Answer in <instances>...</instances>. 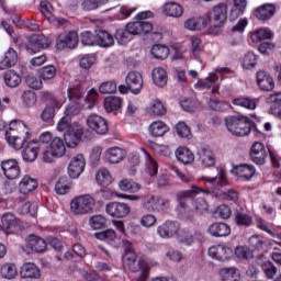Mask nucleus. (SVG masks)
Returning a JSON list of instances; mask_svg holds the SVG:
<instances>
[{
  "label": "nucleus",
  "instance_id": "f257e3e1",
  "mask_svg": "<svg viewBox=\"0 0 281 281\" xmlns=\"http://www.w3.org/2000/svg\"><path fill=\"white\" fill-rule=\"evenodd\" d=\"M199 194H210V190L193 184L191 189L178 193L180 214H182V218L186 221H192L194 216V211L186 205V201H192V205L198 214H205L210 210V204H207L205 199L196 198Z\"/></svg>",
  "mask_w": 281,
  "mask_h": 281
},
{
  "label": "nucleus",
  "instance_id": "f03ea898",
  "mask_svg": "<svg viewBox=\"0 0 281 281\" xmlns=\"http://www.w3.org/2000/svg\"><path fill=\"white\" fill-rule=\"evenodd\" d=\"M80 105L68 106L65 111V116H63L57 123V131L64 134V140L68 146H76L80 138L85 134V127L79 123H71V116L78 115L80 113Z\"/></svg>",
  "mask_w": 281,
  "mask_h": 281
},
{
  "label": "nucleus",
  "instance_id": "7ed1b4c3",
  "mask_svg": "<svg viewBox=\"0 0 281 281\" xmlns=\"http://www.w3.org/2000/svg\"><path fill=\"white\" fill-rule=\"evenodd\" d=\"M123 267L132 273H139L136 281H147L150 274V269L155 267V262L146 259L137 260L135 250H126L122 256Z\"/></svg>",
  "mask_w": 281,
  "mask_h": 281
},
{
  "label": "nucleus",
  "instance_id": "20e7f679",
  "mask_svg": "<svg viewBox=\"0 0 281 281\" xmlns=\"http://www.w3.org/2000/svg\"><path fill=\"white\" fill-rule=\"evenodd\" d=\"M5 140L9 146H12L14 150H21L27 139L32 137V130H30L21 120H13L9 123V128L7 130Z\"/></svg>",
  "mask_w": 281,
  "mask_h": 281
},
{
  "label": "nucleus",
  "instance_id": "39448f33",
  "mask_svg": "<svg viewBox=\"0 0 281 281\" xmlns=\"http://www.w3.org/2000/svg\"><path fill=\"white\" fill-rule=\"evenodd\" d=\"M225 126L232 135L245 137L251 133V119L245 115H229L224 119Z\"/></svg>",
  "mask_w": 281,
  "mask_h": 281
},
{
  "label": "nucleus",
  "instance_id": "423d86ee",
  "mask_svg": "<svg viewBox=\"0 0 281 281\" xmlns=\"http://www.w3.org/2000/svg\"><path fill=\"white\" fill-rule=\"evenodd\" d=\"M142 34H150V24L130 22L125 29H119L116 31L115 38L120 45H126L133 36H142Z\"/></svg>",
  "mask_w": 281,
  "mask_h": 281
},
{
  "label": "nucleus",
  "instance_id": "0eeeda50",
  "mask_svg": "<svg viewBox=\"0 0 281 281\" xmlns=\"http://www.w3.org/2000/svg\"><path fill=\"white\" fill-rule=\"evenodd\" d=\"M95 207V199L91 194L78 195L70 201V212L75 216L91 214Z\"/></svg>",
  "mask_w": 281,
  "mask_h": 281
},
{
  "label": "nucleus",
  "instance_id": "6e6552de",
  "mask_svg": "<svg viewBox=\"0 0 281 281\" xmlns=\"http://www.w3.org/2000/svg\"><path fill=\"white\" fill-rule=\"evenodd\" d=\"M65 142L60 137H55L48 148L43 151V161L52 164L57 157H65Z\"/></svg>",
  "mask_w": 281,
  "mask_h": 281
},
{
  "label": "nucleus",
  "instance_id": "1a4fd4ad",
  "mask_svg": "<svg viewBox=\"0 0 281 281\" xmlns=\"http://www.w3.org/2000/svg\"><path fill=\"white\" fill-rule=\"evenodd\" d=\"M80 38L78 32L76 31H66L58 35L56 40V48L59 52L65 49H76L78 47Z\"/></svg>",
  "mask_w": 281,
  "mask_h": 281
},
{
  "label": "nucleus",
  "instance_id": "9d476101",
  "mask_svg": "<svg viewBox=\"0 0 281 281\" xmlns=\"http://www.w3.org/2000/svg\"><path fill=\"white\" fill-rule=\"evenodd\" d=\"M86 126L97 135H106L109 133L106 120L95 113H91L86 117Z\"/></svg>",
  "mask_w": 281,
  "mask_h": 281
},
{
  "label": "nucleus",
  "instance_id": "9b49d317",
  "mask_svg": "<svg viewBox=\"0 0 281 281\" xmlns=\"http://www.w3.org/2000/svg\"><path fill=\"white\" fill-rule=\"evenodd\" d=\"M227 74H232V69L227 67H217L215 72H211L209 77L205 78L203 81H199V85L204 89H212V93H218V76H227Z\"/></svg>",
  "mask_w": 281,
  "mask_h": 281
},
{
  "label": "nucleus",
  "instance_id": "f8f14e48",
  "mask_svg": "<svg viewBox=\"0 0 281 281\" xmlns=\"http://www.w3.org/2000/svg\"><path fill=\"white\" fill-rule=\"evenodd\" d=\"M179 232H181V224H179L177 221L167 220L165 223L157 227V234L159 238L165 240L175 238V236H179Z\"/></svg>",
  "mask_w": 281,
  "mask_h": 281
},
{
  "label": "nucleus",
  "instance_id": "ddd939ff",
  "mask_svg": "<svg viewBox=\"0 0 281 281\" xmlns=\"http://www.w3.org/2000/svg\"><path fill=\"white\" fill-rule=\"evenodd\" d=\"M49 37L44 34H33L29 37L25 49L31 54H36V52H41V49H47V47H49Z\"/></svg>",
  "mask_w": 281,
  "mask_h": 281
},
{
  "label": "nucleus",
  "instance_id": "4468645a",
  "mask_svg": "<svg viewBox=\"0 0 281 281\" xmlns=\"http://www.w3.org/2000/svg\"><path fill=\"white\" fill-rule=\"evenodd\" d=\"M0 168L2 170L3 176L9 181H14V179H19L21 175V167L19 166V161L16 159H7L2 160L0 164Z\"/></svg>",
  "mask_w": 281,
  "mask_h": 281
},
{
  "label": "nucleus",
  "instance_id": "2eb2a0df",
  "mask_svg": "<svg viewBox=\"0 0 281 281\" xmlns=\"http://www.w3.org/2000/svg\"><path fill=\"white\" fill-rule=\"evenodd\" d=\"M105 212L112 218H126L131 214V206L124 202H111L106 204Z\"/></svg>",
  "mask_w": 281,
  "mask_h": 281
},
{
  "label": "nucleus",
  "instance_id": "dca6fc26",
  "mask_svg": "<svg viewBox=\"0 0 281 281\" xmlns=\"http://www.w3.org/2000/svg\"><path fill=\"white\" fill-rule=\"evenodd\" d=\"M85 166L87 162L85 161V156L78 154L74 156L68 165V175L70 179H78L82 172H85Z\"/></svg>",
  "mask_w": 281,
  "mask_h": 281
},
{
  "label": "nucleus",
  "instance_id": "f3484780",
  "mask_svg": "<svg viewBox=\"0 0 281 281\" xmlns=\"http://www.w3.org/2000/svg\"><path fill=\"white\" fill-rule=\"evenodd\" d=\"M126 86L134 95H139L144 89V79L142 74L137 71H130L125 78Z\"/></svg>",
  "mask_w": 281,
  "mask_h": 281
},
{
  "label": "nucleus",
  "instance_id": "a211bd4d",
  "mask_svg": "<svg viewBox=\"0 0 281 281\" xmlns=\"http://www.w3.org/2000/svg\"><path fill=\"white\" fill-rule=\"evenodd\" d=\"M209 256L213 258V260L225 262V260H229V258L234 256V251L225 245H215L209 248Z\"/></svg>",
  "mask_w": 281,
  "mask_h": 281
},
{
  "label": "nucleus",
  "instance_id": "6ab92c4d",
  "mask_svg": "<svg viewBox=\"0 0 281 281\" xmlns=\"http://www.w3.org/2000/svg\"><path fill=\"white\" fill-rule=\"evenodd\" d=\"M250 158L257 166H265L267 161V148L260 142H255L250 148Z\"/></svg>",
  "mask_w": 281,
  "mask_h": 281
},
{
  "label": "nucleus",
  "instance_id": "aec40b11",
  "mask_svg": "<svg viewBox=\"0 0 281 281\" xmlns=\"http://www.w3.org/2000/svg\"><path fill=\"white\" fill-rule=\"evenodd\" d=\"M20 276L23 280H41V269L34 262L22 266Z\"/></svg>",
  "mask_w": 281,
  "mask_h": 281
},
{
  "label": "nucleus",
  "instance_id": "412c9836",
  "mask_svg": "<svg viewBox=\"0 0 281 281\" xmlns=\"http://www.w3.org/2000/svg\"><path fill=\"white\" fill-rule=\"evenodd\" d=\"M1 229L5 232V234H14L19 229V222H16V217L12 213L4 214L1 220Z\"/></svg>",
  "mask_w": 281,
  "mask_h": 281
},
{
  "label": "nucleus",
  "instance_id": "4be33fe9",
  "mask_svg": "<svg viewBox=\"0 0 281 281\" xmlns=\"http://www.w3.org/2000/svg\"><path fill=\"white\" fill-rule=\"evenodd\" d=\"M212 19L215 23V27H221L227 21V4L220 3L213 8Z\"/></svg>",
  "mask_w": 281,
  "mask_h": 281
},
{
  "label": "nucleus",
  "instance_id": "5701e85b",
  "mask_svg": "<svg viewBox=\"0 0 281 281\" xmlns=\"http://www.w3.org/2000/svg\"><path fill=\"white\" fill-rule=\"evenodd\" d=\"M104 157L109 164H120L126 158V150L120 147H110L105 150Z\"/></svg>",
  "mask_w": 281,
  "mask_h": 281
},
{
  "label": "nucleus",
  "instance_id": "b1692460",
  "mask_svg": "<svg viewBox=\"0 0 281 281\" xmlns=\"http://www.w3.org/2000/svg\"><path fill=\"white\" fill-rule=\"evenodd\" d=\"M26 247L31 249V251H35V254H43L47 249V243L38 236L31 235L26 239Z\"/></svg>",
  "mask_w": 281,
  "mask_h": 281
},
{
  "label": "nucleus",
  "instance_id": "393cba45",
  "mask_svg": "<svg viewBox=\"0 0 281 281\" xmlns=\"http://www.w3.org/2000/svg\"><path fill=\"white\" fill-rule=\"evenodd\" d=\"M207 232L215 238H223L232 234V228L226 223H214L209 226Z\"/></svg>",
  "mask_w": 281,
  "mask_h": 281
},
{
  "label": "nucleus",
  "instance_id": "a878e982",
  "mask_svg": "<svg viewBox=\"0 0 281 281\" xmlns=\"http://www.w3.org/2000/svg\"><path fill=\"white\" fill-rule=\"evenodd\" d=\"M257 85L262 91H273L276 87L273 78L262 70L257 72Z\"/></svg>",
  "mask_w": 281,
  "mask_h": 281
},
{
  "label": "nucleus",
  "instance_id": "bb28decb",
  "mask_svg": "<svg viewBox=\"0 0 281 281\" xmlns=\"http://www.w3.org/2000/svg\"><path fill=\"white\" fill-rule=\"evenodd\" d=\"M67 95L70 102L68 106H82V104H80V100H82V95H85V89H82V86L76 85L69 88Z\"/></svg>",
  "mask_w": 281,
  "mask_h": 281
},
{
  "label": "nucleus",
  "instance_id": "cd10ccee",
  "mask_svg": "<svg viewBox=\"0 0 281 281\" xmlns=\"http://www.w3.org/2000/svg\"><path fill=\"white\" fill-rule=\"evenodd\" d=\"M115 40L113 35L104 30L95 31V45L99 47H113Z\"/></svg>",
  "mask_w": 281,
  "mask_h": 281
},
{
  "label": "nucleus",
  "instance_id": "c85d7f7f",
  "mask_svg": "<svg viewBox=\"0 0 281 281\" xmlns=\"http://www.w3.org/2000/svg\"><path fill=\"white\" fill-rule=\"evenodd\" d=\"M41 149L38 148V142L33 139L27 143L25 146L22 157L24 161H36V157H38V151Z\"/></svg>",
  "mask_w": 281,
  "mask_h": 281
},
{
  "label": "nucleus",
  "instance_id": "c756f323",
  "mask_svg": "<svg viewBox=\"0 0 281 281\" xmlns=\"http://www.w3.org/2000/svg\"><path fill=\"white\" fill-rule=\"evenodd\" d=\"M169 131L170 127L164 121H154L148 126V133L151 137H164Z\"/></svg>",
  "mask_w": 281,
  "mask_h": 281
},
{
  "label": "nucleus",
  "instance_id": "7c9ffc66",
  "mask_svg": "<svg viewBox=\"0 0 281 281\" xmlns=\"http://www.w3.org/2000/svg\"><path fill=\"white\" fill-rule=\"evenodd\" d=\"M198 157L203 168H211V166H214V164H216V158L214 157V153L209 148H201L198 151Z\"/></svg>",
  "mask_w": 281,
  "mask_h": 281
},
{
  "label": "nucleus",
  "instance_id": "2f4dec72",
  "mask_svg": "<svg viewBox=\"0 0 281 281\" xmlns=\"http://www.w3.org/2000/svg\"><path fill=\"white\" fill-rule=\"evenodd\" d=\"M36 188H38V180L30 176H24L19 183V190L22 194H30V192H34Z\"/></svg>",
  "mask_w": 281,
  "mask_h": 281
},
{
  "label": "nucleus",
  "instance_id": "473e14b6",
  "mask_svg": "<svg viewBox=\"0 0 281 281\" xmlns=\"http://www.w3.org/2000/svg\"><path fill=\"white\" fill-rule=\"evenodd\" d=\"M235 175L240 179L249 181L256 175V167L254 165L241 164L234 167Z\"/></svg>",
  "mask_w": 281,
  "mask_h": 281
},
{
  "label": "nucleus",
  "instance_id": "72a5a7b5",
  "mask_svg": "<svg viewBox=\"0 0 281 281\" xmlns=\"http://www.w3.org/2000/svg\"><path fill=\"white\" fill-rule=\"evenodd\" d=\"M186 30H190V32H196L200 30H205L207 27V19L200 18H191L184 22Z\"/></svg>",
  "mask_w": 281,
  "mask_h": 281
},
{
  "label": "nucleus",
  "instance_id": "f704fd0d",
  "mask_svg": "<svg viewBox=\"0 0 281 281\" xmlns=\"http://www.w3.org/2000/svg\"><path fill=\"white\" fill-rule=\"evenodd\" d=\"M147 112L149 115H154L155 117H164L166 113H168V110L166 109V105H164V102L158 99L151 100L147 108Z\"/></svg>",
  "mask_w": 281,
  "mask_h": 281
},
{
  "label": "nucleus",
  "instance_id": "c9c22d12",
  "mask_svg": "<svg viewBox=\"0 0 281 281\" xmlns=\"http://www.w3.org/2000/svg\"><path fill=\"white\" fill-rule=\"evenodd\" d=\"M151 79L156 87L164 88L168 85V72L161 67L154 68Z\"/></svg>",
  "mask_w": 281,
  "mask_h": 281
},
{
  "label": "nucleus",
  "instance_id": "e433bc0d",
  "mask_svg": "<svg viewBox=\"0 0 281 281\" xmlns=\"http://www.w3.org/2000/svg\"><path fill=\"white\" fill-rule=\"evenodd\" d=\"M19 61V54L13 48H9L8 52L4 54V58L0 61V70L3 71L4 69H10V67H14Z\"/></svg>",
  "mask_w": 281,
  "mask_h": 281
},
{
  "label": "nucleus",
  "instance_id": "4c0bfd02",
  "mask_svg": "<svg viewBox=\"0 0 281 281\" xmlns=\"http://www.w3.org/2000/svg\"><path fill=\"white\" fill-rule=\"evenodd\" d=\"M95 181L101 188H109L113 183V176L106 168H101L95 173Z\"/></svg>",
  "mask_w": 281,
  "mask_h": 281
},
{
  "label": "nucleus",
  "instance_id": "58836bf2",
  "mask_svg": "<svg viewBox=\"0 0 281 281\" xmlns=\"http://www.w3.org/2000/svg\"><path fill=\"white\" fill-rule=\"evenodd\" d=\"M273 14H276V4L273 3H267L259 7L255 13L259 21H269Z\"/></svg>",
  "mask_w": 281,
  "mask_h": 281
},
{
  "label": "nucleus",
  "instance_id": "ea45409f",
  "mask_svg": "<svg viewBox=\"0 0 281 281\" xmlns=\"http://www.w3.org/2000/svg\"><path fill=\"white\" fill-rule=\"evenodd\" d=\"M162 12L166 16H172L179 19L183 14V7L177 2H167L162 7Z\"/></svg>",
  "mask_w": 281,
  "mask_h": 281
},
{
  "label": "nucleus",
  "instance_id": "a19ab883",
  "mask_svg": "<svg viewBox=\"0 0 281 281\" xmlns=\"http://www.w3.org/2000/svg\"><path fill=\"white\" fill-rule=\"evenodd\" d=\"M257 100L249 97H237L232 100L234 106H241V109H247L248 111H256Z\"/></svg>",
  "mask_w": 281,
  "mask_h": 281
},
{
  "label": "nucleus",
  "instance_id": "79ce46f5",
  "mask_svg": "<svg viewBox=\"0 0 281 281\" xmlns=\"http://www.w3.org/2000/svg\"><path fill=\"white\" fill-rule=\"evenodd\" d=\"M247 10V0H233V8L229 13L231 21H236L238 16H243Z\"/></svg>",
  "mask_w": 281,
  "mask_h": 281
},
{
  "label": "nucleus",
  "instance_id": "37998d69",
  "mask_svg": "<svg viewBox=\"0 0 281 281\" xmlns=\"http://www.w3.org/2000/svg\"><path fill=\"white\" fill-rule=\"evenodd\" d=\"M201 181H206L207 183H212L213 186H227V177L225 176V170L222 168L217 169V175L215 177H205L201 178Z\"/></svg>",
  "mask_w": 281,
  "mask_h": 281
},
{
  "label": "nucleus",
  "instance_id": "c03bdc74",
  "mask_svg": "<svg viewBox=\"0 0 281 281\" xmlns=\"http://www.w3.org/2000/svg\"><path fill=\"white\" fill-rule=\"evenodd\" d=\"M103 106L106 113H113V111H120L122 108V99L120 97L110 95L103 101Z\"/></svg>",
  "mask_w": 281,
  "mask_h": 281
},
{
  "label": "nucleus",
  "instance_id": "a18cd8bd",
  "mask_svg": "<svg viewBox=\"0 0 281 281\" xmlns=\"http://www.w3.org/2000/svg\"><path fill=\"white\" fill-rule=\"evenodd\" d=\"M100 194L104 201H110V199H113V196H117L119 199H126L127 201H139V196L137 195H128L117 192H113L111 189H103L100 191Z\"/></svg>",
  "mask_w": 281,
  "mask_h": 281
},
{
  "label": "nucleus",
  "instance_id": "49530a36",
  "mask_svg": "<svg viewBox=\"0 0 281 281\" xmlns=\"http://www.w3.org/2000/svg\"><path fill=\"white\" fill-rule=\"evenodd\" d=\"M176 157L178 161L181 164H184V166H188V164H192L194 161V154L187 148V147H180L176 150Z\"/></svg>",
  "mask_w": 281,
  "mask_h": 281
},
{
  "label": "nucleus",
  "instance_id": "de8ad7c7",
  "mask_svg": "<svg viewBox=\"0 0 281 281\" xmlns=\"http://www.w3.org/2000/svg\"><path fill=\"white\" fill-rule=\"evenodd\" d=\"M98 90L91 89L83 99V104L80 105V111H82V109H88L89 111H91V109H94L95 104H98Z\"/></svg>",
  "mask_w": 281,
  "mask_h": 281
},
{
  "label": "nucleus",
  "instance_id": "09e8293b",
  "mask_svg": "<svg viewBox=\"0 0 281 281\" xmlns=\"http://www.w3.org/2000/svg\"><path fill=\"white\" fill-rule=\"evenodd\" d=\"M119 189L122 190V192H130V194H135L142 190V184L133 182L128 179H123L119 182Z\"/></svg>",
  "mask_w": 281,
  "mask_h": 281
},
{
  "label": "nucleus",
  "instance_id": "8fccbe9b",
  "mask_svg": "<svg viewBox=\"0 0 281 281\" xmlns=\"http://www.w3.org/2000/svg\"><path fill=\"white\" fill-rule=\"evenodd\" d=\"M19 271L16 270V266L14 263H4L0 269V276L4 280H14Z\"/></svg>",
  "mask_w": 281,
  "mask_h": 281
},
{
  "label": "nucleus",
  "instance_id": "3c124183",
  "mask_svg": "<svg viewBox=\"0 0 281 281\" xmlns=\"http://www.w3.org/2000/svg\"><path fill=\"white\" fill-rule=\"evenodd\" d=\"M220 276L222 281H240V273L236 268H223Z\"/></svg>",
  "mask_w": 281,
  "mask_h": 281
},
{
  "label": "nucleus",
  "instance_id": "603ef678",
  "mask_svg": "<svg viewBox=\"0 0 281 281\" xmlns=\"http://www.w3.org/2000/svg\"><path fill=\"white\" fill-rule=\"evenodd\" d=\"M235 223L243 227H251V225H254V217L247 212L238 211L235 214Z\"/></svg>",
  "mask_w": 281,
  "mask_h": 281
},
{
  "label": "nucleus",
  "instance_id": "864d4df0",
  "mask_svg": "<svg viewBox=\"0 0 281 281\" xmlns=\"http://www.w3.org/2000/svg\"><path fill=\"white\" fill-rule=\"evenodd\" d=\"M255 223L258 229H260L261 232H266V234H269V236H274L276 229L273 223L267 222L260 216H257L255 218Z\"/></svg>",
  "mask_w": 281,
  "mask_h": 281
},
{
  "label": "nucleus",
  "instance_id": "5fc2aeb1",
  "mask_svg": "<svg viewBox=\"0 0 281 281\" xmlns=\"http://www.w3.org/2000/svg\"><path fill=\"white\" fill-rule=\"evenodd\" d=\"M151 56L157 58V60H166L170 55V49L166 45L156 44L151 47Z\"/></svg>",
  "mask_w": 281,
  "mask_h": 281
},
{
  "label": "nucleus",
  "instance_id": "6e6d98bb",
  "mask_svg": "<svg viewBox=\"0 0 281 281\" xmlns=\"http://www.w3.org/2000/svg\"><path fill=\"white\" fill-rule=\"evenodd\" d=\"M273 36V33L269 29H259L251 33L250 38L252 43H260L261 41H269Z\"/></svg>",
  "mask_w": 281,
  "mask_h": 281
},
{
  "label": "nucleus",
  "instance_id": "4d7b16f0",
  "mask_svg": "<svg viewBox=\"0 0 281 281\" xmlns=\"http://www.w3.org/2000/svg\"><path fill=\"white\" fill-rule=\"evenodd\" d=\"M3 78L7 87H11L12 89L21 85V76L14 70L7 71Z\"/></svg>",
  "mask_w": 281,
  "mask_h": 281
},
{
  "label": "nucleus",
  "instance_id": "13d9d810",
  "mask_svg": "<svg viewBox=\"0 0 281 281\" xmlns=\"http://www.w3.org/2000/svg\"><path fill=\"white\" fill-rule=\"evenodd\" d=\"M142 207L146 212H156L157 210V195L147 194L142 200Z\"/></svg>",
  "mask_w": 281,
  "mask_h": 281
},
{
  "label": "nucleus",
  "instance_id": "bf43d9fd",
  "mask_svg": "<svg viewBox=\"0 0 281 281\" xmlns=\"http://www.w3.org/2000/svg\"><path fill=\"white\" fill-rule=\"evenodd\" d=\"M145 153L146 157V168L145 172L149 175V177H155L159 170V166L157 165V161L150 157V154L147 153L146 150H143Z\"/></svg>",
  "mask_w": 281,
  "mask_h": 281
},
{
  "label": "nucleus",
  "instance_id": "052dcab7",
  "mask_svg": "<svg viewBox=\"0 0 281 281\" xmlns=\"http://www.w3.org/2000/svg\"><path fill=\"white\" fill-rule=\"evenodd\" d=\"M36 212H38V204L36 202H25L19 207V213L22 216H36Z\"/></svg>",
  "mask_w": 281,
  "mask_h": 281
},
{
  "label": "nucleus",
  "instance_id": "680f3d73",
  "mask_svg": "<svg viewBox=\"0 0 281 281\" xmlns=\"http://www.w3.org/2000/svg\"><path fill=\"white\" fill-rule=\"evenodd\" d=\"M191 54L195 60H201L203 54V46L201 45V38L191 37Z\"/></svg>",
  "mask_w": 281,
  "mask_h": 281
},
{
  "label": "nucleus",
  "instance_id": "e2e57ef3",
  "mask_svg": "<svg viewBox=\"0 0 281 281\" xmlns=\"http://www.w3.org/2000/svg\"><path fill=\"white\" fill-rule=\"evenodd\" d=\"M106 3H109V0H85L81 3V8L86 12H91L93 10H98V8H101V5H104Z\"/></svg>",
  "mask_w": 281,
  "mask_h": 281
},
{
  "label": "nucleus",
  "instance_id": "0e129e2a",
  "mask_svg": "<svg viewBox=\"0 0 281 281\" xmlns=\"http://www.w3.org/2000/svg\"><path fill=\"white\" fill-rule=\"evenodd\" d=\"M37 142V148L40 150H47L49 148V144L54 142V136H52V133L45 132L41 134L40 139Z\"/></svg>",
  "mask_w": 281,
  "mask_h": 281
},
{
  "label": "nucleus",
  "instance_id": "69168bd1",
  "mask_svg": "<svg viewBox=\"0 0 281 281\" xmlns=\"http://www.w3.org/2000/svg\"><path fill=\"white\" fill-rule=\"evenodd\" d=\"M95 65V56L91 54L82 55L79 57V67L89 70Z\"/></svg>",
  "mask_w": 281,
  "mask_h": 281
},
{
  "label": "nucleus",
  "instance_id": "338daca9",
  "mask_svg": "<svg viewBox=\"0 0 281 281\" xmlns=\"http://www.w3.org/2000/svg\"><path fill=\"white\" fill-rule=\"evenodd\" d=\"M26 85L31 89H35V90L43 89V78L36 75H29L26 77Z\"/></svg>",
  "mask_w": 281,
  "mask_h": 281
},
{
  "label": "nucleus",
  "instance_id": "774afa93",
  "mask_svg": "<svg viewBox=\"0 0 281 281\" xmlns=\"http://www.w3.org/2000/svg\"><path fill=\"white\" fill-rule=\"evenodd\" d=\"M21 98L24 106L32 108L36 104V93L32 90L24 91Z\"/></svg>",
  "mask_w": 281,
  "mask_h": 281
}]
</instances>
